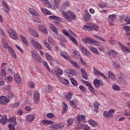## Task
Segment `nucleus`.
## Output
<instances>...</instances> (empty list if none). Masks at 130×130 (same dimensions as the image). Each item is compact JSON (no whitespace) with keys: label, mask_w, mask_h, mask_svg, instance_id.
<instances>
[{"label":"nucleus","mask_w":130,"mask_h":130,"mask_svg":"<svg viewBox=\"0 0 130 130\" xmlns=\"http://www.w3.org/2000/svg\"><path fill=\"white\" fill-rule=\"evenodd\" d=\"M61 14L63 18L68 22H72V21H74L77 18L76 14L71 10H68L67 12L61 11Z\"/></svg>","instance_id":"f257e3e1"},{"label":"nucleus","mask_w":130,"mask_h":130,"mask_svg":"<svg viewBox=\"0 0 130 130\" xmlns=\"http://www.w3.org/2000/svg\"><path fill=\"white\" fill-rule=\"evenodd\" d=\"M31 54L33 58L38 62V63H40L41 61H42V58L40 57V55L37 53V52L35 50L31 51Z\"/></svg>","instance_id":"f03ea898"},{"label":"nucleus","mask_w":130,"mask_h":130,"mask_svg":"<svg viewBox=\"0 0 130 130\" xmlns=\"http://www.w3.org/2000/svg\"><path fill=\"white\" fill-rule=\"evenodd\" d=\"M30 43L34 48L36 50H41L42 49V46L38 42H36L35 39H31L30 40Z\"/></svg>","instance_id":"7ed1b4c3"},{"label":"nucleus","mask_w":130,"mask_h":130,"mask_svg":"<svg viewBox=\"0 0 130 130\" xmlns=\"http://www.w3.org/2000/svg\"><path fill=\"white\" fill-rule=\"evenodd\" d=\"M8 34L10 37H11V38H12V39H14V40H16V39H18V35H17V33L16 32V31H15V30L12 29H9Z\"/></svg>","instance_id":"20e7f679"},{"label":"nucleus","mask_w":130,"mask_h":130,"mask_svg":"<svg viewBox=\"0 0 130 130\" xmlns=\"http://www.w3.org/2000/svg\"><path fill=\"white\" fill-rule=\"evenodd\" d=\"M114 113V110H110L109 111H105L103 113V115L106 118H111L112 115Z\"/></svg>","instance_id":"39448f33"},{"label":"nucleus","mask_w":130,"mask_h":130,"mask_svg":"<svg viewBox=\"0 0 130 130\" xmlns=\"http://www.w3.org/2000/svg\"><path fill=\"white\" fill-rule=\"evenodd\" d=\"M10 102V100L5 96L0 97V103L2 105H7Z\"/></svg>","instance_id":"423d86ee"},{"label":"nucleus","mask_w":130,"mask_h":130,"mask_svg":"<svg viewBox=\"0 0 130 130\" xmlns=\"http://www.w3.org/2000/svg\"><path fill=\"white\" fill-rule=\"evenodd\" d=\"M107 55L108 57H114L117 55V52L113 50H110L107 52Z\"/></svg>","instance_id":"0eeeda50"},{"label":"nucleus","mask_w":130,"mask_h":130,"mask_svg":"<svg viewBox=\"0 0 130 130\" xmlns=\"http://www.w3.org/2000/svg\"><path fill=\"white\" fill-rule=\"evenodd\" d=\"M33 98L34 100V102L35 103H39V100L40 99V94L39 92L36 91L33 95Z\"/></svg>","instance_id":"6e6552de"},{"label":"nucleus","mask_w":130,"mask_h":130,"mask_svg":"<svg viewBox=\"0 0 130 130\" xmlns=\"http://www.w3.org/2000/svg\"><path fill=\"white\" fill-rule=\"evenodd\" d=\"M28 32L30 35H32V36H34V37H39V35L38 34V32H37V31H36L35 29L33 28H31V27H29L28 29Z\"/></svg>","instance_id":"1a4fd4ad"},{"label":"nucleus","mask_w":130,"mask_h":130,"mask_svg":"<svg viewBox=\"0 0 130 130\" xmlns=\"http://www.w3.org/2000/svg\"><path fill=\"white\" fill-rule=\"evenodd\" d=\"M69 104L74 108H77V105H79V101L76 99L69 101Z\"/></svg>","instance_id":"9d476101"},{"label":"nucleus","mask_w":130,"mask_h":130,"mask_svg":"<svg viewBox=\"0 0 130 130\" xmlns=\"http://www.w3.org/2000/svg\"><path fill=\"white\" fill-rule=\"evenodd\" d=\"M3 10L5 12V13H9L10 12V8H9V6H8V4L6 1H3Z\"/></svg>","instance_id":"9b49d317"},{"label":"nucleus","mask_w":130,"mask_h":130,"mask_svg":"<svg viewBox=\"0 0 130 130\" xmlns=\"http://www.w3.org/2000/svg\"><path fill=\"white\" fill-rule=\"evenodd\" d=\"M118 44L121 47L122 51H124V52H126V51H128L129 52H130V48L127 47L126 46H124L119 42H118Z\"/></svg>","instance_id":"f8f14e48"},{"label":"nucleus","mask_w":130,"mask_h":130,"mask_svg":"<svg viewBox=\"0 0 130 130\" xmlns=\"http://www.w3.org/2000/svg\"><path fill=\"white\" fill-rule=\"evenodd\" d=\"M80 49L83 53V54H85L87 57H90L91 56V54L90 53V52H89L88 50H86V48L84 47H81Z\"/></svg>","instance_id":"ddd939ff"},{"label":"nucleus","mask_w":130,"mask_h":130,"mask_svg":"<svg viewBox=\"0 0 130 130\" xmlns=\"http://www.w3.org/2000/svg\"><path fill=\"white\" fill-rule=\"evenodd\" d=\"M59 54L60 56H61L63 58H65V59H70V56L68 55V53L67 52V51H61L59 53Z\"/></svg>","instance_id":"4468645a"},{"label":"nucleus","mask_w":130,"mask_h":130,"mask_svg":"<svg viewBox=\"0 0 130 130\" xmlns=\"http://www.w3.org/2000/svg\"><path fill=\"white\" fill-rule=\"evenodd\" d=\"M53 90L52 87L50 85H47L45 87L44 89V92L45 94H48V93H51V92Z\"/></svg>","instance_id":"2eb2a0df"},{"label":"nucleus","mask_w":130,"mask_h":130,"mask_svg":"<svg viewBox=\"0 0 130 130\" xmlns=\"http://www.w3.org/2000/svg\"><path fill=\"white\" fill-rule=\"evenodd\" d=\"M83 17L86 21V22H88L90 20V18H91V15L88 12V10H85V14L83 15Z\"/></svg>","instance_id":"dca6fc26"},{"label":"nucleus","mask_w":130,"mask_h":130,"mask_svg":"<svg viewBox=\"0 0 130 130\" xmlns=\"http://www.w3.org/2000/svg\"><path fill=\"white\" fill-rule=\"evenodd\" d=\"M35 119V115H34V114L28 115L26 117V120L29 121L30 122H32Z\"/></svg>","instance_id":"f3484780"},{"label":"nucleus","mask_w":130,"mask_h":130,"mask_svg":"<svg viewBox=\"0 0 130 130\" xmlns=\"http://www.w3.org/2000/svg\"><path fill=\"white\" fill-rule=\"evenodd\" d=\"M41 122L42 123L45 124V125H49V124H53V123H54V122L47 119L42 120Z\"/></svg>","instance_id":"a211bd4d"},{"label":"nucleus","mask_w":130,"mask_h":130,"mask_svg":"<svg viewBox=\"0 0 130 130\" xmlns=\"http://www.w3.org/2000/svg\"><path fill=\"white\" fill-rule=\"evenodd\" d=\"M86 41L87 43H89V44L91 45H96V44L98 43L97 41H95V40H93L90 38L86 39Z\"/></svg>","instance_id":"6ab92c4d"},{"label":"nucleus","mask_w":130,"mask_h":130,"mask_svg":"<svg viewBox=\"0 0 130 130\" xmlns=\"http://www.w3.org/2000/svg\"><path fill=\"white\" fill-rule=\"evenodd\" d=\"M80 71L82 73V76L83 79H85V80H88V74H87V72H86L85 69L81 68Z\"/></svg>","instance_id":"aec40b11"},{"label":"nucleus","mask_w":130,"mask_h":130,"mask_svg":"<svg viewBox=\"0 0 130 130\" xmlns=\"http://www.w3.org/2000/svg\"><path fill=\"white\" fill-rule=\"evenodd\" d=\"M88 123L91 126H93V127H96V126H98V123L97 122L93 120L92 119H90L88 120Z\"/></svg>","instance_id":"412c9836"},{"label":"nucleus","mask_w":130,"mask_h":130,"mask_svg":"<svg viewBox=\"0 0 130 130\" xmlns=\"http://www.w3.org/2000/svg\"><path fill=\"white\" fill-rule=\"evenodd\" d=\"M77 120H78L79 121L84 122L85 120H86V116L83 114L78 115Z\"/></svg>","instance_id":"4be33fe9"},{"label":"nucleus","mask_w":130,"mask_h":130,"mask_svg":"<svg viewBox=\"0 0 130 130\" xmlns=\"http://www.w3.org/2000/svg\"><path fill=\"white\" fill-rule=\"evenodd\" d=\"M41 3L43 5H45L47 8H51V4H50V2L48 0H41Z\"/></svg>","instance_id":"5701e85b"},{"label":"nucleus","mask_w":130,"mask_h":130,"mask_svg":"<svg viewBox=\"0 0 130 130\" xmlns=\"http://www.w3.org/2000/svg\"><path fill=\"white\" fill-rule=\"evenodd\" d=\"M14 79L16 81V82L18 84H20L21 83V81L22 80V78H21V76L19 74H15L14 76Z\"/></svg>","instance_id":"b1692460"},{"label":"nucleus","mask_w":130,"mask_h":130,"mask_svg":"<svg viewBox=\"0 0 130 130\" xmlns=\"http://www.w3.org/2000/svg\"><path fill=\"white\" fill-rule=\"evenodd\" d=\"M63 106H62V114H66L67 113V111L68 110V108H69V107L68 106V104L66 103H62Z\"/></svg>","instance_id":"393cba45"},{"label":"nucleus","mask_w":130,"mask_h":130,"mask_svg":"<svg viewBox=\"0 0 130 130\" xmlns=\"http://www.w3.org/2000/svg\"><path fill=\"white\" fill-rule=\"evenodd\" d=\"M123 29L126 32V35L129 36L130 35V27L129 26L124 25L123 26Z\"/></svg>","instance_id":"a878e982"},{"label":"nucleus","mask_w":130,"mask_h":130,"mask_svg":"<svg viewBox=\"0 0 130 130\" xmlns=\"http://www.w3.org/2000/svg\"><path fill=\"white\" fill-rule=\"evenodd\" d=\"M41 10L44 15H52V13H51L50 11L46 9V8H41Z\"/></svg>","instance_id":"bb28decb"},{"label":"nucleus","mask_w":130,"mask_h":130,"mask_svg":"<svg viewBox=\"0 0 130 130\" xmlns=\"http://www.w3.org/2000/svg\"><path fill=\"white\" fill-rule=\"evenodd\" d=\"M88 48L90 49V50L92 51V52H93V53H95L98 55L100 54V53L98 50L96 49V48L94 47L93 46H89L88 47Z\"/></svg>","instance_id":"cd10ccee"},{"label":"nucleus","mask_w":130,"mask_h":130,"mask_svg":"<svg viewBox=\"0 0 130 130\" xmlns=\"http://www.w3.org/2000/svg\"><path fill=\"white\" fill-rule=\"evenodd\" d=\"M29 12L32 16H39L40 15L39 13H38V12L33 8H30L29 9Z\"/></svg>","instance_id":"c85d7f7f"},{"label":"nucleus","mask_w":130,"mask_h":130,"mask_svg":"<svg viewBox=\"0 0 130 130\" xmlns=\"http://www.w3.org/2000/svg\"><path fill=\"white\" fill-rule=\"evenodd\" d=\"M58 79L60 81V82H61V83H62V84H64L65 85H66V86H68V85H69V80L64 78H62L60 76H59Z\"/></svg>","instance_id":"c756f323"},{"label":"nucleus","mask_w":130,"mask_h":130,"mask_svg":"<svg viewBox=\"0 0 130 130\" xmlns=\"http://www.w3.org/2000/svg\"><path fill=\"white\" fill-rule=\"evenodd\" d=\"M7 121H8V118L7 116H3L0 119V122L4 125L7 123Z\"/></svg>","instance_id":"7c9ffc66"},{"label":"nucleus","mask_w":130,"mask_h":130,"mask_svg":"<svg viewBox=\"0 0 130 130\" xmlns=\"http://www.w3.org/2000/svg\"><path fill=\"white\" fill-rule=\"evenodd\" d=\"M93 106L94 108V109L93 110V111H94V112L98 113V110L99 109V106H100V104L98 102H95L93 103Z\"/></svg>","instance_id":"2f4dec72"},{"label":"nucleus","mask_w":130,"mask_h":130,"mask_svg":"<svg viewBox=\"0 0 130 130\" xmlns=\"http://www.w3.org/2000/svg\"><path fill=\"white\" fill-rule=\"evenodd\" d=\"M19 36H20V39H21L22 42H23L25 45H26V46H29V44L28 43V41H27V40L26 39L25 37H24L22 35H20Z\"/></svg>","instance_id":"473e14b6"},{"label":"nucleus","mask_w":130,"mask_h":130,"mask_svg":"<svg viewBox=\"0 0 130 130\" xmlns=\"http://www.w3.org/2000/svg\"><path fill=\"white\" fill-rule=\"evenodd\" d=\"M108 19L110 22H114V20H116V15L115 14L109 15Z\"/></svg>","instance_id":"72a5a7b5"},{"label":"nucleus","mask_w":130,"mask_h":130,"mask_svg":"<svg viewBox=\"0 0 130 130\" xmlns=\"http://www.w3.org/2000/svg\"><path fill=\"white\" fill-rule=\"evenodd\" d=\"M50 27L51 28V30L53 31V32H54L55 34H58V30L54 26L53 24H50Z\"/></svg>","instance_id":"f704fd0d"},{"label":"nucleus","mask_w":130,"mask_h":130,"mask_svg":"<svg viewBox=\"0 0 130 130\" xmlns=\"http://www.w3.org/2000/svg\"><path fill=\"white\" fill-rule=\"evenodd\" d=\"M39 27L40 30H41V31H42V32L45 34H47V33H48V31H47V29H46L44 25H40Z\"/></svg>","instance_id":"c9c22d12"},{"label":"nucleus","mask_w":130,"mask_h":130,"mask_svg":"<svg viewBox=\"0 0 130 130\" xmlns=\"http://www.w3.org/2000/svg\"><path fill=\"white\" fill-rule=\"evenodd\" d=\"M93 85L95 88H99L100 87V80L98 79L93 80Z\"/></svg>","instance_id":"e433bc0d"},{"label":"nucleus","mask_w":130,"mask_h":130,"mask_svg":"<svg viewBox=\"0 0 130 130\" xmlns=\"http://www.w3.org/2000/svg\"><path fill=\"white\" fill-rule=\"evenodd\" d=\"M83 28L87 30V31H89V32H91L92 30H93V28L92 27V24L90 25H85L83 26Z\"/></svg>","instance_id":"4c0bfd02"},{"label":"nucleus","mask_w":130,"mask_h":130,"mask_svg":"<svg viewBox=\"0 0 130 130\" xmlns=\"http://www.w3.org/2000/svg\"><path fill=\"white\" fill-rule=\"evenodd\" d=\"M8 122H13L14 125H17V120L16 117H13L8 120Z\"/></svg>","instance_id":"58836bf2"},{"label":"nucleus","mask_w":130,"mask_h":130,"mask_svg":"<svg viewBox=\"0 0 130 130\" xmlns=\"http://www.w3.org/2000/svg\"><path fill=\"white\" fill-rule=\"evenodd\" d=\"M2 42L5 48H8L9 47L8 42H7L4 38L2 39Z\"/></svg>","instance_id":"ea45409f"},{"label":"nucleus","mask_w":130,"mask_h":130,"mask_svg":"<svg viewBox=\"0 0 130 130\" xmlns=\"http://www.w3.org/2000/svg\"><path fill=\"white\" fill-rule=\"evenodd\" d=\"M108 74L110 78H111V80H112V81H115V76H114V74H113L111 71H109Z\"/></svg>","instance_id":"a19ab883"},{"label":"nucleus","mask_w":130,"mask_h":130,"mask_svg":"<svg viewBox=\"0 0 130 130\" xmlns=\"http://www.w3.org/2000/svg\"><path fill=\"white\" fill-rule=\"evenodd\" d=\"M46 57L48 61H52V60H53V58L52 56H51V55H49L48 53L46 54Z\"/></svg>","instance_id":"79ce46f5"},{"label":"nucleus","mask_w":130,"mask_h":130,"mask_svg":"<svg viewBox=\"0 0 130 130\" xmlns=\"http://www.w3.org/2000/svg\"><path fill=\"white\" fill-rule=\"evenodd\" d=\"M70 63L71 64H73V66H74V67H76V68H77V69H80V65H79L77 62L73 60H71Z\"/></svg>","instance_id":"37998d69"},{"label":"nucleus","mask_w":130,"mask_h":130,"mask_svg":"<svg viewBox=\"0 0 130 130\" xmlns=\"http://www.w3.org/2000/svg\"><path fill=\"white\" fill-rule=\"evenodd\" d=\"M73 54L76 58H80V53L78 51H74Z\"/></svg>","instance_id":"c03bdc74"},{"label":"nucleus","mask_w":130,"mask_h":130,"mask_svg":"<svg viewBox=\"0 0 130 130\" xmlns=\"http://www.w3.org/2000/svg\"><path fill=\"white\" fill-rule=\"evenodd\" d=\"M69 38L72 42H73V43H74V44H75V45H78V41H77V40L76 39V38L73 37V36H70Z\"/></svg>","instance_id":"a18cd8bd"},{"label":"nucleus","mask_w":130,"mask_h":130,"mask_svg":"<svg viewBox=\"0 0 130 130\" xmlns=\"http://www.w3.org/2000/svg\"><path fill=\"white\" fill-rule=\"evenodd\" d=\"M42 63L47 69V70L49 71V72H50V68H49V66H48V63H47V62L45 61H42Z\"/></svg>","instance_id":"49530a36"},{"label":"nucleus","mask_w":130,"mask_h":130,"mask_svg":"<svg viewBox=\"0 0 130 130\" xmlns=\"http://www.w3.org/2000/svg\"><path fill=\"white\" fill-rule=\"evenodd\" d=\"M69 5H70V3L69 2H67L63 3L62 7L63 10H66L67 8H69Z\"/></svg>","instance_id":"de8ad7c7"},{"label":"nucleus","mask_w":130,"mask_h":130,"mask_svg":"<svg viewBox=\"0 0 130 130\" xmlns=\"http://www.w3.org/2000/svg\"><path fill=\"white\" fill-rule=\"evenodd\" d=\"M93 71L95 76H100V74H101V72L97 70L96 68H93Z\"/></svg>","instance_id":"09e8293b"},{"label":"nucleus","mask_w":130,"mask_h":130,"mask_svg":"<svg viewBox=\"0 0 130 130\" xmlns=\"http://www.w3.org/2000/svg\"><path fill=\"white\" fill-rule=\"evenodd\" d=\"M63 127H64V124H63V123H60L57 124V129L63 128Z\"/></svg>","instance_id":"8fccbe9b"},{"label":"nucleus","mask_w":130,"mask_h":130,"mask_svg":"<svg viewBox=\"0 0 130 130\" xmlns=\"http://www.w3.org/2000/svg\"><path fill=\"white\" fill-rule=\"evenodd\" d=\"M44 44L49 49V50H51V46L46 42V41H44Z\"/></svg>","instance_id":"3c124183"},{"label":"nucleus","mask_w":130,"mask_h":130,"mask_svg":"<svg viewBox=\"0 0 130 130\" xmlns=\"http://www.w3.org/2000/svg\"><path fill=\"white\" fill-rule=\"evenodd\" d=\"M72 97H73V93L71 92L68 93L66 95V98L69 101L72 99Z\"/></svg>","instance_id":"603ef678"},{"label":"nucleus","mask_w":130,"mask_h":130,"mask_svg":"<svg viewBox=\"0 0 130 130\" xmlns=\"http://www.w3.org/2000/svg\"><path fill=\"white\" fill-rule=\"evenodd\" d=\"M71 82L72 84L74 86H78V82H77V81L75 80L74 78H71Z\"/></svg>","instance_id":"864d4df0"},{"label":"nucleus","mask_w":130,"mask_h":130,"mask_svg":"<svg viewBox=\"0 0 130 130\" xmlns=\"http://www.w3.org/2000/svg\"><path fill=\"white\" fill-rule=\"evenodd\" d=\"M112 88L114 91H119L120 90V87L116 84H114Z\"/></svg>","instance_id":"5fc2aeb1"},{"label":"nucleus","mask_w":130,"mask_h":130,"mask_svg":"<svg viewBox=\"0 0 130 130\" xmlns=\"http://www.w3.org/2000/svg\"><path fill=\"white\" fill-rule=\"evenodd\" d=\"M13 77L9 76H7L5 78V80L7 81V82H10V83L13 82Z\"/></svg>","instance_id":"6e6d98bb"},{"label":"nucleus","mask_w":130,"mask_h":130,"mask_svg":"<svg viewBox=\"0 0 130 130\" xmlns=\"http://www.w3.org/2000/svg\"><path fill=\"white\" fill-rule=\"evenodd\" d=\"M49 19H50V20H59V17L55 15H52L49 16Z\"/></svg>","instance_id":"4d7b16f0"},{"label":"nucleus","mask_w":130,"mask_h":130,"mask_svg":"<svg viewBox=\"0 0 130 130\" xmlns=\"http://www.w3.org/2000/svg\"><path fill=\"white\" fill-rule=\"evenodd\" d=\"M81 128L84 130H89L90 129V127L86 124H81Z\"/></svg>","instance_id":"13d9d810"},{"label":"nucleus","mask_w":130,"mask_h":130,"mask_svg":"<svg viewBox=\"0 0 130 130\" xmlns=\"http://www.w3.org/2000/svg\"><path fill=\"white\" fill-rule=\"evenodd\" d=\"M92 25V30H94V31H98V30H99V26H98L96 24H91Z\"/></svg>","instance_id":"bf43d9fd"},{"label":"nucleus","mask_w":130,"mask_h":130,"mask_svg":"<svg viewBox=\"0 0 130 130\" xmlns=\"http://www.w3.org/2000/svg\"><path fill=\"white\" fill-rule=\"evenodd\" d=\"M99 6L100 8H106L107 7V5L104 2L100 3Z\"/></svg>","instance_id":"052dcab7"},{"label":"nucleus","mask_w":130,"mask_h":130,"mask_svg":"<svg viewBox=\"0 0 130 130\" xmlns=\"http://www.w3.org/2000/svg\"><path fill=\"white\" fill-rule=\"evenodd\" d=\"M113 64H114V68H115V69H118V68H119V62L116 61H114Z\"/></svg>","instance_id":"680f3d73"},{"label":"nucleus","mask_w":130,"mask_h":130,"mask_svg":"<svg viewBox=\"0 0 130 130\" xmlns=\"http://www.w3.org/2000/svg\"><path fill=\"white\" fill-rule=\"evenodd\" d=\"M69 74H70V75L72 76H76L77 75V72L76 71H75V70L71 69L69 71Z\"/></svg>","instance_id":"e2e57ef3"},{"label":"nucleus","mask_w":130,"mask_h":130,"mask_svg":"<svg viewBox=\"0 0 130 130\" xmlns=\"http://www.w3.org/2000/svg\"><path fill=\"white\" fill-rule=\"evenodd\" d=\"M67 122L68 123L69 126H70V125H72V124L73 123H74V119H72V118H69L68 120H67Z\"/></svg>","instance_id":"0e129e2a"},{"label":"nucleus","mask_w":130,"mask_h":130,"mask_svg":"<svg viewBox=\"0 0 130 130\" xmlns=\"http://www.w3.org/2000/svg\"><path fill=\"white\" fill-rule=\"evenodd\" d=\"M8 127L10 130H16V128L14 126V124L10 123L8 125Z\"/></svg>","instance_id":"69168bd1"},{"label":"nucleus","mask_w":130,"mask_h":130,"mask_svg":"<svg viewBox=\"0 0 130 130\" xmlns=\"http://www.w3.org/2000/svg\"><path fill=\"white\" fill-rule=\"evenodd\" d=\"M1 74L2 75V77H6L7 76V72L5 69H2L1 72Z\"/></svg>","instance_id":"338daca9"},{"label":"nucleus","mask_w":130,"mask_h":130,"mask_svg":"<svg viewBox=\"0 0 130 130\" xmlns=\"http://www.w3.org/2000/svg\"><path fill=\"white\" fill-rule=\"evenodd\" d=\"M124 21L126 22L127 24H130V16H127L124 19Z\"/></svg>","instance_id":"774afa93"}]
</instances>
